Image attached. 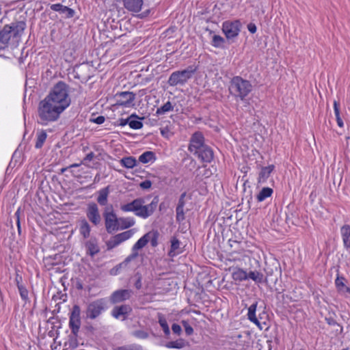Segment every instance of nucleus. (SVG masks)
I'll return each instance as SVG.
<instances>
[{"label":"nucleus","mask_w":350,"mask_h":350,"mask_svg":"<svg viewBox=\"0 0 350 350\" xmlns=\"http://www.w3.org/2000/svg\"><path fill=\"white\" fill-rule=\"evenodd\" d=\"M273 192V191L271 188L263 187L256 196L258 202L264 201L266 198L271 196Z\"/></svg>","instance_id":"31"},{"label":"nucleus","mask_w":350,"mask_h":350,"mask_svg":"<svg viewBox=\"0 0 350 350\" xmlns=\"http://www.w3.org/2000/svg\"><path fill=\"white\" fill-rule=\"evenodd\" d=\"M122 165L126 168H133L137 163L135 159L133 157H124L120 160Z\"/></svg>","instance_id":"33"},{"label":"nucleus","mask_w":350,"mask_h":350,"mask_svg":"<svg viewBox=\"0 0 350 350\" xmlns=\"http://www.w3.org/2000/svg\"><path fill=\"white\" fill-rule=\"evenodd\" d=\"M124 8L133 13L139 12L144 5V0H120Z\"/></svg>","instance_id":"15"},{"label":"nucleus","mask_w":350,"mask_h":350,"mask_svg":"<svg viewBox=\"0 0 350 350\" xmlns=\"http://www.w3.org/2000/svg\"><path fill=\"white\" fill-rule=\"evenodd\" d=\"M77 227L79 228L80 235H81L83 239H88L90 237L91 226L86 219L82 218L79 219L77 224Z\"/></svg>","instance_id":"19"},{"label":"nucleus","mask_w":350,"mask_h":350,"mask_svg":"<svg viewBox=\"0 0 350 350\" xmlns=\"http://www.w3.org/2000/svg\"><path fill=\"white\" fill-rule=\"evenodd\" d=\"M68 86L59 81L49 94L42 100L38 107V122L47 125L57 121L60 115L70 105Z\"/></svg>","instance_id":"1"},{"label":"nucleus","mask_w":350,"mask_h":350,"mask_svg":"<svg viewBox=\"0 0 350 350\" xmlns=\"http://www.w3.org/2000/svg\"><path fill=\"white\" fill-rule=\"evenodd\" d=\"M151 245L154 247L157 245V232H155L154 234V237L151 239Z\"/></svg>","instance_id":"53"},{"label":"nucleus","mask_w":350,"mask_h":350,"mask_svg":"<svg viewBox=\"0 0 350 350\" xmlns=\"http://www.w3.org/2000/svg\"><path fill=\"white\" fill-rule=\"evenodd\" d=\"M250 279L256 284L267 283V278L264 274L258 271H250L247 273V280Z\"/></svg>","instance_id":"24"},{"label":"nucleus","mask_w":350,"mask_h":350,"mask_svg":"<svg viewBox=\"0 0 350 350\" xmlns=\"http://www.w3.org/2000/svg\"><path fill=\"white\" fill-rule=\"evenodd\" d=\"M195 72V69L189 67L183 70L173 72L168 79V84L170 86L184 85Z\"/></svg>","instance_id":"6"},{"label":"nucleus","mask_w":350,"mask_h":350,"mask_svg":"<svg viewBox=\"0 0 350 350\" xmlns=\"http://www.w3.org/2000/svg\"><path fill=\"white\" fill-rule=\"evenodd\" d=\"M247 29H248L249 31L252 33H254L256 31V27L254 24H252V23H250L247 25Z\"/></svg>","instance_id":"52"},{"label":"nucleus","mask_w":350,"mask_h":350,"mask_svg":"<svg viewBox=\"0 0 350 350\" xmlns=\"http://www.w3.org/2000/svg\"><path fill=\"white\" fill-rule=\"evenodd\" d=\"M140 118L135 114L130 116V120L129 122V126L133 129H140L143 127V123L139 120Z\"/></svg>","instance_id":"30"},{"label":"nucleus","mask_w":350,"mask_h":350,"mask_svg":"<svg viewBox=\"0 0 350 350\" xmlns=\"http://www.w3.org/2000/svg\"><path fill=\"white\" fill-rule=\"evenodd\" d=\"M96 201L100 206H106L108 203V197L110 193L109 186L100 189L97 191Z\"/></svg>","instance_id":"20"},{"label":"nucleus","mask_w":350,"mask_h":350,"mask_svg":"<svg viewBox=\"0 0 350 350\" xmlns=\"http://www.w3.org/2000/svg\"><path fill=\"white\" fill-rule=\"evenodd\" d=\"M139 186L143 189H150L152 186V182L149 180H146L139 184Z\"/></svg>","instance_id":"45"},{"label":"nucleus","mask_w":350,"mask_h":350,"mask_svg":"<svg viewBox=\"0 0 350 350\" xmlns=\"http://www.w3.org/2000/svg\"><path fill=\"white\" fill-rule=\"evenodd\" d=\"M345 278L338 276L335 280V284L338 291L345 297H350V288L345 284Z\"/></svg>","instance_id":"21"},{"label":"nucleus","mask_w":350,"mask_h":350,"mask_svg":"<svg viewBox=\"0 0 350 350\" xmlns=\"http://www.w3.org/2000/svg\"><path fill=\"white\" fill-rule=\"evenodd\" d=\"M120 350H143V347L139 345H133L128 347H122Z\"/></svg>","instance_id":"46"},{"label":"nucleus","mask_w":350,"mask_h":350,"mask_svg":"<svg viewBox=\"0 0 350 350\" xmlns=\"http://www.w3.org/2000/svg\"><path fill=\"white\" fill-rule=\"evenodd\" d=\"M158 202V197H154L150 204L144 205V200L139 198L130 203L122 204L120 210L124 213L134 212L137 217L146 219L153 214L157 206Z\"/></svg>","instance_id":"4"},{"label":"nucleus","mask_w":350,"mask_h":350,"mask_svg":"<svg viewBox=\"0 0 350 350\" xmlns=\"http://www.w3.org/2000/svg\"><path fill=\"white\" fill-rule=\"evenodd\" d=\"M134 234V230H129L121 233H119L117 237L119 238L121 243L129 239Z\"/></svg>","instance_id":"36"},{"label":"nucleus","mask_w":350,"mask_h":350,"mask_svg":"<svg viewBox=\"0 0 350 350\" xmlns=\"http://www.w3.org/2000/svg\"><path fill=\"white\" fill-rule=\"evenodd\" d=\"M105 301L101 299L90 303L86 310L87 317L91 319L98 317L105 310Z\"/></svg>","instance_id":"11"},{"label":"nucleus","mask_w":350,"mask_h":350,"mask_svg":"<svg viewBox=\"0 0 350 350\" xmlns=\"http://www.w3.org/2000/svg\"><path fill=\"white\" fill-rule=\"evenodd\" d=\"M224 43V39L219 35H213L212 38V45L215 47H220Z\"/></svg>","instance_id":"38"},{"label":"nucleus","mask_w":350,"mask_h":350,"mask_svg":"<svg viewBox=\"0 0 350 350\" xmlns=\"http://www.w3.org/2000/svg\"><path fill=\"white\" fill-rule=\"evenodd\" d=\"M172 329L174 334H178V335H179L182 331L181 327L176 323H174L172 325Z\"/></svg>","instance_id":"48"},{"label":"nucleus","mask_w":350,"mask_h":350,"mask_svg":"<svg viewBox=\"0 0 350 350\" xmlns=\"http://www.w3.org/2000/svg\"><path fill=\"white\" fill-rule=\"evenodd\" d=\"M183 325L185 328L186 334L188 336L191 335L193 332V327L187 322H186L185 321H183Z\"/></svg>","instance_id":"43"},{"label":"nucleus","mask_w":350,"mask_h":350,"mask_svg":"<svg viewBox=\"0 0 350 350\" xmlns=\"http://www.w3.org/2000/svg\"><path fill=\"white\" fill-rule=\"evenodd\" d=\"M340 234L342 239L344 247L350 250V226L345 225L340 228Z\"/></svg>","instance_id":"25"},{"label":"nucleus","mask_w":350,"mask_h":350,"mask_svg":"<svg viewBox=\"0 0 350 350\" xmlns=\"http://www.w3.org/2000/svg\"><path fill=\"white\" fill-rule=\"evenodd\" d=\"M159 323L162 327L164 334L168 336L170 334V330L165 318L163 315L159 316Z\"/></svg>","instance_id":"35"},{"label":"nucleus","mask_w":350,"mask_h":350,"mask_svg":"<svg viewBox=\"0 0 350 350\" xmlns=\"http://www.w3.org/2000/svg\"><path fill=\"white\" fill-rule=\"evenodd\" d=\"M105 118L103 116H98V117H96L95 118L91 119V121L92 122H94V123L98 124H103L105 122Z\"/></svg>","instance_id":"47"},{"label":"nucleus","mask_w":350,"mask_h":350,"mask_svg":"<svg viewBox=\"0 0 350 350\" xmlns=\"http://www.w3.org/2000/svg\"><path fill=\"white\" fill-rule=\"evenodd\" d=\"M16 226H17V230H18V234H21V226L20 221H16Z\"/></svg>","instance_id":"57"},{"label":"nucleus","mask_w":350,"mask_h":350,"mask_svg":"<svg viewBox=\"0 0 350 350\" xmlns=\"http://www.w3.org/2000/svg\"><path fill=\"white\" fill-rule=\"evenodd\" d=\"M47 134L44 130H39L36 133V142L35 144L36 148H41L45 142Z\"/></svg>","instance_id":"29"},{"label":"nucleus","mask_w":350,"mask_h":350,"mask_svg":"<svg viewBox=\"0 0 350 350\" xmlns=\"http://www.w3.org/2000/svg\"><path fill=\"white\" fill-rule=\"evenodd\" d=\"M95 157V154L93 152H91L90 153H88L85 157L84 159H83V161H81V163H83V165H86V163L88 161H91Z\"/></svg>","instance_id":"44"},{"label":"nucleus","mask_w":350,"mask_h":350,"mask_svg":"<svg viewBox=\"0 0 350 350\" xmlns=\"http://www.w3.org/2000/svg\"><path fill=\"white\" fill-rule=\"evenodd\" d=\"M185 211L184 208L176 207V219L177 222L180 223L183 220H185Z\"/></svg>","instance_id":"39"},{"label":"nucleus","mask_w":350,"mask_h":350,"mask_svg":"<svg viewBox=\"0 0 350 350\" xmlns=\"http://www.w3.org/2000/svg\"><path fill=\"white\" fill-rule=\"evenodd\" d=\"M115 98L117 105L130 107L133 105L135 94L131 92H121L116 93Z\"/></svg>","instance_id":"13"},{"label":"nucleus","mask_w":350,"mask_h":350,"mask_svg":"<svg viewBox=\"0 0 350 350\" xmlns=\"http://www.w3.org/2000/svg\"><path fill=\"white\" fill-rule=\"evenodd\" d=\"M86 252L91 256H95L100 252L98 240L95 237L90 238L85 243Z\"/></svg>","instance_id":"18"},{"label":"nucleus","mask_w":350,"mask_h":350,"mask_svg":"<svg viewBox=\"0 0 350 350\" xmlns=\"http://www.w3.org/2000/svg\"><path fill=\"white\" fill-rule=\"evenodd\" d=\"M167 347L169 348L182 349L184 347V342L183 340L172 341L169 342Z\"/></svg>","instance_id":"41"},{"label":"nucleus","mask_w":350,"mask_h":350,"mask_svg":"<svg viewBox=\"0 0 350 350\" xmlns=\"http://www.w3.org/2000/svg\"><path fill=\"white\" fill-rule=\"evenodd\" d=\"M82 163H73L72 165H70L68 167L69 168H72V167H77L79 166H80Z\"/></svg>","instance_id":"60"},{"label":"nucleus","mask_w":350,"mask_h":350,"mask_svg":"<svg viewBox=\"0 0 350 350\" xmlns=\"http://www.w3.org/2000/svg\"><path fill=\"white\" fill-rule=\"evenodd\" d=\"M21 208H18L14 213V216L16 218V221H20Z\"/></svg>","instance_id":"56"},{"label":"nucleus","mask_w":350,"mask_h":350,"mask_svg":"<svg viewBox=\"0 0 350 350\" xmlns=\"http://www.w3.org/2000/svg\"><path fill=\"white\" fill-rule=\"evenodd\" d=\"M232 277L234 280L241 282L247 280V273L242 269H235L232 273Z\"/></svg>","instance_id":"28"},{"label":"nucleus","mask_w":350,"mask_h":350,"mask_svg":"<svg viewBox=\"0 0 350 350\" xmlns=\"http://www.w3.org/2000/svg\"><path fill=\"white\" fill-rule=\"evenodd\" d=\"M133 336L139 339H146L148 337V334L144 330L139 329L134 331Z\"/></svg>","instance_id":"42"},{"label":"nucleus","mask_w":350,"mask_h":350,"mask_svg":"<svg viewBox=\"0 0 350 350\" xmlns=\"http://www.w3.org/2000/svg\"><path fill=\"white\" fill-rule=\"evenodd\" d=\"M266 273H267V275H266L265 277H266L267 278H268V276H269V275L271 274V272H268V271H267V272H266Z\"/></svg>","instance_id":"62"},{"label":"nucleus","mask_w":350,"mask_h":350,"mask_svg":"<svg viewBox=\"0 0 350 350\" xmlns=\"http://www.w3.org/2000/svg\"><path fill=\"white\" fill-rule=\"evenodd\" d=\"M155 160V154L152 151H146L139 157V161L144 164L152 163Z\"/></svg>","instance_id":"27"},{"label":"nucleus","mask_w":350,"mask_h":350,"mask_svg":"<svg viewBox=\"0 0 350 350\" xmlns=\"http://www.w3.org/2000/svg\"><path fill=\"white\" fill-rule=\"evenodd\" d=\"M252 90V85L250 81L241 77H234L230 81L229 92L236 99L244 100Z\"/></svg>","instance_id":"5"},{"label":"nucleus","mask_w":350,"mask_h":350,"mask_svg":"<svg viewBox=\"0 0 350 350\" xmlns=\"http://www.w3.org/2000/svg\"><path fill=\"white\" fill-rule=\"evenodd\" d=\"M336 122H337V124L338 125V126L340 127H342L343 126V122L341 119V118L340 116L338 117H336Z\"/></svg>","instance_id":"55"},{"label":"nucleus","mask_w":350,"mask_h":350,"mask_svg":"<svg viewBox=\"0 0 350 350\" xmlns=\"http://www.w3.org/2000/svg\"><path fill=\"white\" fill-rule=\"evenodd\" d=\"M68 167H66V168H62V172H65Z\"/></svg>","instance_id":"64"},{"label":"nucleus","mask_w":350,"mask_h":350,"mask_svg":"<svg viewBox=\"0 0 350 350\" xmlns=\"http://www.w3.org/2000/svg\"><path fill=\"white\" fill-rule=\"evenodd\" d=\"M188 150L202 162L210 163L213 159V150L204 143V137L201 132H195L192 135Z\"/></svg>","instance_id":"3"},{"label":"nucleus","mask_w":350,"mask_h":350,"mask_svg":"<svg viewBox=\"0 0 350 350\" xmlns=\"http://www.w3.org/2000/svg\"><path fill=\"white\" fill-rule=\"evenodd\" d=\"M185 200L179 199L178 202L176 207L184 208L185 205Z\"/></svg>","instance_id":"54"},{"label":"nucleus","mask_w":350,"mask_h":350,"mask_svg":"<svg viewBox=\"0 0 350 350\" xmlns=\"http://www.w3.org/2000/svg\"><path fill=\"white\" fill-rule=\"evenodd\" d=\"M120 243H122L119 238L117 237V235H115L107 242V247L108 250H111L119 245Z\"/></svg>","instance_id":"37"},{"label":"nucleus","mask_w":350,"mask_h":350,"mask_svg":"<svg viewBox=\"0 0 350 350\" xmlns=\"http://www.w3.org/2000/svg\"><path fill=\"white\" fill-rule=\"evenodd\" d=\"M81 308L78 305H74L69 316V327L72 334L76 337L81 327Z\"/></svg>","instance_id":"8"},{"label":"nucleus","mask_w":350,"mask_h":350,"mask_svg":"<svg viewBox=\"0 0 350 350\" xmlns=\"http://www.w3.org/2000/svg\"><path fill=\"white\" fill-rule=\"evenodd\" d=\"M131 311V308L129 305H122L115 307L112 311V316L116 319L125 320L127 314Z\"/></svg>","instance_id":"17"},{"label":"nucleus","mask_w":350,"mask_h":350,"mask_svg":"<svg viewBox=\"0 0 350 350\" xmlns=\"http://www.w3.org/2000/svg\"><path fill=\"white\" fill-rule=\"evenodd\" d=\"M15 280H16V282L17 287L18 288V284H21V281L22 280V278L21 276L17 275L16 277Z\"/></svg>","instance_id":"58"},{"label":"nucleus","mask_w":350,"mask_h":350,"mask_svg":"<svg viewBox=\"0 0 350 350\" xmlns=\"http://www.w3.org/2000/svg\"><path fill=\"white\" fill-rule=\"evenodd\" d=\"M257 305L258 302L255 301L249 307L247 312V319L257 326H260V323L256 316Z\"/></svg>","instance_id":"26"},{"label":"nucleus","mask_w":350,"mask_h":350,"mask_svg":"<svg viewBox=\"0 0 350 350\" xmlns=\"http://www.w3.org/2000/svg\"><path fill=\"white\" fill-rule=\"evenodd\" d=\"M173 109L174 106L172 105V103L170 101H167L163 106L157 108L156 113L158 115H161L167 112L173 111Z\"/></svg>","instance_id":"34"},{"label":"nucleus","mask_w":350,"mask_h":350,"mask_svg":"<svg viewBox=\"0 0 350 350\" xmlns=\"http://www.w3.org/2000/svg\"><path fill=\"white\" fill-rule=\"evenodd\" d=\"M26 26L25 21H14L0 29V43L3 45L1 49L10 48L13 50L17 48Z\"/></svg>","instance_id":"2"},{"label":"nucleus","mask_w":350,"mask_h":350,"mask_svg":"<svg viewBox=\"0 0 350 350\" xmlns=\"http://www.w3.org/2000/svg\"><path fill=\"white\" fill-rule=\"evenodd\" d=\"M53 11L57 12L59 14H64L66 18H72L75 14V11L67 6L63 5L61 3L52 4L50 6Z\"/></svg>","instance_id":"16"},{"label":"nucleus","mask_w":350,"mask_h":350,"mask_svg":"<svg viewBox=\"0 0 350 350\" xmlns=\"http://www.w3.org/2000/svg\"><path fill=\"white\" fill-rule=\"evenodd\" d=\"M334 109L336 117L340 116L339 104L336 100L334 102Z\"/></svg>","instance_id":"51"},{"label":"nucleus","mask_w":350,"mask_h":350,"mask_svg":"<svg viewBox=\"0 0 350 350\" xmlns=\"http://www.w3.org/2000/svg\"><path fill=\"white\" fill-rule=\"evenodd\" d=\"M273 165H269L266 167H262L259 172L258 182V183L263 184L265 183L267 178L269 177L271 173L274 170Z\"/></svg>","instance_id":"22"},{"label":"nucleus","mask_w":350,"mask_h":350,"mask_svg":"<svg viewBox=\"0 0 350 350\" xmlns=\"http://www.w3.org/2000/svg\"><path fill=\"white\" fill-rule=\"evenodd\" d=\"M327 321L329 325H335L336 324V321L332 319H327Z\"/></svg>","instance_id":"59"},{"label":"nucleus","mask_w":350,"mask_h":350,"mask_svg":"<svg viewBox=\"0 0 350 350\" xmlns=\"http://www.w3.org/2000/svg\"><path fill=\"white\" fill-rule=\"evenodd\" d=\"M135 223L133 217H120L119 218V225L121 226V229H126L133 226Z\"/></svg>","instance_id":"32"},{"label":"nucleus","mask_w":350,"mask_h":350,"mask_svg":"<svg viewBox=\"0 0 350 350\" xmlns=\"http://www.w3.org/2000/svg\"><path fill=\"white\" fill-rule=\"evenodd\" d=\"M18 289L21 299L26 301L28 299L27 289L23 284H18Z\"/></svg>","instance_id":"40"},{"label":"nucleus","mask_w":350,"mask_h":350,"mask_svg":"<svg viewBox=\"0 0 350 350\" xmlns=\"http://www.w3.org/2000/svg\"><path fill=\"white\" fill-rule=\"evenodd\" d=\"M150 232L145 234L134 244L132 247V253L129 255L122 263L120 264V267L126 266L129 262L133 260L138 256L139 254L137 251L146 245V244L150 241Z\"/></svg>","instance_id":"7"},{"label":"nucleus","mask_w":350,"mask_h":350,"mask_svg":"<svg viewBox=\"0 0 350 350\" xmlns=\"http://www.w3.org/2000/svg\"><path fill=\"white\" fill-rule=\"evenodd\" d=\"M186 196H187V193H186V192H183V193L180 195V196L179 199L185 200V198Z\"/></svg>","instance_id":"61"},{"label":"nucleus","mask_w":350,"mask_h":350,"mask_svg":"<svg viewBox=\"0 0 350 350\" xmlns=\"http://www.w3.org/2000/svg\"><path fill=\"white\" fill-rule=\"evenodd\" d=\"M170 243V250L168 252V255L170 257H174V256L182 252V250L180 248V241L176 237H172Z\"/></svg>","instance_id":"23"},{"label":"nucleus","mask_w":350,"mask_h":350,"mask_svg":"<svg viewBox=\"0 0 350 350\" xmlns=\"http://www.w3.org/2000/svg\"><path fill=\"white\" fill-rule=\"evenodd\" d=\"M136 276H137V279L135 282L134 285L137 289H140L142 286V276L139 274H136Z\"/></svg>","instance_id":"49"},{"label":"nucleus","mask_w":350,"mask_h":350,"mask_svg":"<svg viewBox=\"0 0 350 350\" xmlns=\"http://www.w3.org/2000/svg\"><path fill=\"white\" fill-rule=\"evenodd\" d=\"M88 146L83 147V150L85 152V151H86V150H87V149H88Z\"/></svg>","instance_id":"63"},{"label":"nucleus","mask_w":350,"mask_h":350,"mask_svg":"<svg viewBox=\"0 0 350 350\" xmlns=\"http://www.w3.org/2000/svg\"><path fill=\"white\" fill-rule=\"evenodd\" d=\"M129 120H130V116L126 119L120 118L118 120V122H119L118 124L121 126H124L126 124H129Z\"/></svg>","instance_id":"50"},{"label":"nucleus","mask_w":350,"mask_h":350,"mask_svg":"<svg viewBox=\"0 0 350 350\" xmlns=\"http://www.w3.org/2000/svg\"><path fill=\"white\" fill-rule=\"evenodd\" d=\"M241 23L239 21H225L223 23L222 30L228 39L237 37L241 28Z\"/></svg>","instance_id":"12"},{"label":"nucleus","mask_w":350,"mask_h":350,"mask_svg":"<svg viewBox=\"0 0 350 350\" xmlns=\"http://www.w3.org/2000/svg\"><path fill=\"white\" fill-rule=\"evenodd\" d=\"M85 215L88 221L95 226H98L102 221L98 206L95 202L88 204Z\"/></svg>","instance_id":"10"},{"label":"nucleus","mask_w":350,"mask_h":350,"mask_svg":"<svg viewBox=\"0 0 350 350\" xmlns=\"http://www.w3.org/2000/svg\"><path fill=\"white\" fill-rule=\"evenodd\" d=\"M132 295V291L129 289H120L114 291L110 301L112 304H117L129 299Z\"/></svg>","instance_id":"14"},{"label":"nucleus","mask_w":350,"mask_h":350,"mask_svg":"<svg viewBox=\"0 0 350 350\" xmlns=\"http://www.w3.org/2000/svg\"><path fill=\"white\" fill-rule=\"evenodd\" d=\"M106 230L108 233H113L118 230L119 219L117 218L116 213L113 210L109 211L108 208H105L103 213Z\"/></svg>","instance_id":"9"}]
</instances>
